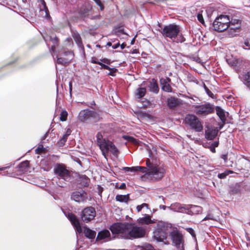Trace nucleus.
<instances>
[{"instance_id":"nucleus-1","label":"nucleus","mask_w":250,"mask_h":250,"mask_svg":"<svg viewBox=\"0 0 250 250\" xmlns=\"http://www.w3.org/2000/svg\"><path fill=\"white\" fill-rule=\"evenodd\" d=\"M110 229L113 233L120 234L125 239L143 237L146 233L143 228L128 223H115L110 227Z\"/></svg>"},{"instance_id":"nucleus-2","label":"nucleus","mask_w":250,"mask_h":250,"mask_svg":"<svg viewBox=\"0 0 250 250\" xmlns=\"http://www.w3.org/2000/svg\"><path fill=\"white\" fill-rule=\"evenodd\" d=\"M146 164L147 168L137 166L136 172L141 171L142 173H146L150 177L156 180L160 179L164 176L165 170L163 168L151 163L149 159H147Z\"/></svg>"},{"instance_id":"nucleus-3","label":"nucleus","mask_w":250,"mask_h":250,"mask_svg":"<svg viewBox=\"0 0 250 250\" xmlns=\"http://www.w3.org/2000/svg\"><path fill=\"white\" fill-rule=\"evenodd\" d=\"M180 31V28L179 26L174 24H170L164 26L161 33L165 38L173 40L178 36Z\"/></svg>"},{"instance_id":"nucleus-4","label":"nucleus","mask_w":250,"mask_h":250,"mask_svg":"<svg viewBox=\"0 0 250 250\" xmlns=\"http://www.w3.org/2000/svg\"><path fill=\"white\" fill-rule=\"evenodd\" d=\"M229 22L230 20L228 16L221 15L217 18L213 22V28L218 32L224 31L228 28Z\"/></svg>"},{"instance_id":"nucleus-5","label":"nucleus","mask_w":250,"mask_h":250,"mask_svg":"<svg viewBox=\"0 0 250 250\" xmlns=\"http://www.w3.org/2000/svg\"><path fill=\"white\" fill-rule=\"evenodd\" d=\"M78 118L81 122H83L87 121L92 122H96L99 120L100 116L96 112L85 109L80 111Z\"/></svg>"},{"instance_id":"nucleus-6","label":"nucleus","mask_w":250,"mask_h":250,"mask_svg":"<svg viewBox=\"0 0 250 250\" xmlns=\"http://www.w3.org/2000/svg\"><path fill=\"white\" fill-rule=\"evenodd\" d=\"M186 124L196 132H201L203 129V126L199 118L194 115L188 114L185 118Z\"/></svg>"},{"instance_id":"nucleus-7","label":"nucleus","mask_w":250,"mask_h":250,"mask_svg":"<svg viewBox=\"0 0 250 250\" xmlns=\"http://www.w3.org/2000/svg\"><path fill=\"white\" fill-rule=\"evenodd\" d=\"M100 149L102 151L103 155L106 158L109 152L113 154V155L117 156L119 154V151L116 146L112 142L109 140H105L102 144H100Z\"/></svg>"},{"instance_id":"nucleus-8","label":"nucleus","mask_w":250,"mask_h":250,"mask_svg":"<svg viewBox=\"0 0 250 250\" xmlns=\"http://www.w3.org/2000/svg\"><path fill=\"white\" fill-rule=\"evenodd\" d=\"M194 111L199 116L205 117L213 112L214 108L209 103L194 106Z\"/></svg>"},{"instance_id":"nucleus-9","label":"nucleus","mask_w":250,"mask_h":250,"mask_svg":"<svg viewBox=\"0 0 250 250\" xmlns=\"http://www.w3.org/2000/svg\"><path fill=\"white\" fill-rule=\"evenodd\" d=\"M169 236L174 246L178 249L183 248L184 238L183 235L177 229L172 230L169 233Z\"/></svg>"},{"instance_id":"nucleus-10","label":"nucleus","mask_w":250,"mask_h":250,"mask_svg":"<svg viewBox=\"0 0 250 250\" xmlns=\"http://www.w3.org/2000/svg\"><path fill=\"white\" fill-rule=\"evenodd\" d=\"M54 171L55 174L59 178L62 179L64 181H69L70 179V172L63 165H57L54 169Z\"/></svg>"},{"instance_id":"nucleus-11","label":"nucleus","mask_w":250,"mask_h":250,"mask_svg":"<svg viewBox=\"0 0 250 250\" xmlns=\"http://www.w3.org/2000/svg\"><path fill=\"white\" fill-rule=\"evenodd\" d=\"M96 216V211L94 208L89 207L85 208L81 212V218L82 220L88 223L92 220Z\"/></svg>"},{"instance_id":"nucleus-12","label":"nucleus","mask_w":250,"mask_h":250,"mask_svg":"<svg viewBox=\"0 0 250 250\" xmlns=\"http://www.w3.org/2000/svg\"><path fill=\"white\" fill-rule=\"evenodd\" d=\"M63 57H58L57 63L60 64L66 65L70 63L73 58L74 54L71 51H65L62 54Z\"/></svg>"},{"instance_id":"nucleus-13","label":"nucleus","mask_w":250,"mask_h":250,"mask_svg":"<svg viewBox=\"0 0 250 250\" xmlns=\"http://www.w3.org/2000/svg\"><path fill=\"white\" fill-rule=\"evenodd\" d=\"M87 198L86 192L83 190L74 191L71 195V199L78 203L86 201Z\"/></svg>"},{"instance_id":"nucleus-14","label":"nucleus","mask_w":250,"mask_h":250,"mask_svg":"<svg viewBox=\"0 0 250 250\" xmlns=\"http://www.w3.org/2000/svg\"><path fill=\"white\" fill-rule=\"evenodd\" d=\"M218 132V129L214 126H207V129L205 131V137L207 139L212 140L217 136Z\"/></svg>"},{"instance_id":"nucleus-15","label":"nucleus","mask_w":250,"mask_h":250,"mask_svg":"<svg viewBox=\"0 0 250 250\" xmlns=\"http://www.w3.org/2000/svg\"><path fill=\"white\" fill-rule=\"evenodd\" d=\"M167 237V233L162 229L159 228L153 232V239L157 242H163Z\"/></svg>"},{"instance_id":"nucleus-16","label":"nucleus","mask_w":250,"mask_h":250,"mask_svg":"<svg viewBox=\"0 0 250 250\" xmlns=\"http://www.w3.org/2000/svg\"><path fill=\"white\" fill-rule=\"evenodd\" d=\"M168 208L176 212L181 213L187 212V210H188V205H182L178 203H176L172 204Z\"/></svg>"},{"instance_id":"nucleus-17","label":"nucleus","mask_w":250,"mask_h":250,"mask_svg":"<svg viewBox=\"0 0 250 250\" xmlns=\"http://www.w3.org/2000/svg\"><path fill=\"white\" fill-rule=\"evenodd\" d=\"M67 217L70 221L71 224L75 227L76 231L80 233H82L83 229L81 227L79 221L76 216L72 213H69Z\"/></svg>"},{"instance_id":"nucleus-18","label":"nucleus","mask_w":250,"mask_h":250,"mask_svg":"<svg viewBox=\"0 0 250 250\" xmlns=\"http://www.w3.org/2000/svg\"><path fill=\"white\" fill-rule=\"evenodd\" d=\"M170 81V80L168 78H161L160 80V84L163 90L167 92H170L171 91L172 88L169 83Z\"/></svg>"},{"instance_id":"nucleus-19","label":"nucleus","mask_w":250,"mask_h":250,"mask_svg":"<svg viewBox=\"0 0 250 250\" xmlns=\"http://www.w3.org/2000/svg\"><path fill=\"white\" fill-rule=\"evenodd\" d=\"M167 104L169 108L175 109L181 104V103L178 99L172 97L167 99Z\"/></svg>"},{"instance_id":"nucleus-20","label":"nucleus","mask_w":250,"mask_h":250,"mask_svg":"<svg viewBox=\"0 0 250 250\" xmlns=\"http://www.w3.org/2000/svg\"><path fill=\"white\" fill-rule=\"evenodd\" d=\"M110 236V233L109 230L104 229L98 232L96 240H101L105 239H108Z\"/></svg>"},{"instance_id":"nucleus-21","label":"nucleus","mask_w":250,"mask_h":250,"mask_svg":"<svg viewBox=\"0 0 250 250\" xmlns=\"http://www.w3.org/2000/svg\"><path fill=\"white\" fill-rule=\"evenodd\" d=\"M83 231L86 237L93 239L95 238L96 234L95 231L90 229L86 227H83Z\"/></svg>"},{"instance_id":"nucleus-22","label":"nucleus","mask_w":250,"mask_h":250,"mask_svg":"<svg viewBox=\"0 0 250 250\" xmlns=\"http://www.w3.org/2000/svg\"><path fill=\"white\" fill-rule=\"evenodd\" d=\"M188 210H187L188 214H196L202 211V208L198 206L188 205Z\"/></svg>"},{"instance_id":"nucleus-23","label":"nucleus","mask_w":250,"mask_h":250,"mask_svg":"<svg viewBox=\"0 0 250 250\" xmlns=\"http://www.w3.org/2000/svg\"><path fill=\"white\" fill-rule=\"evenodd\" d=\"M40 2L42 4V7L40 8V12L41 13V14L43 15V16L45 18L49 17V12L46 5L45 2L44 0H40Z\"/></svg>"},{"instance_id":"nucleus-24","label":"nucleus","mask_w":250,"mask_h":250,"mask_svg":"<svg viewBox=\"0 0 250 250\" xmlns=\"http://www.w3.org/2000/svg\"><path fill=\"white\" fill-rule=\"evenodd\" d=\"M72 37L77 44L79 47L83 50L84 47L80 35L77 32H73L72 34Z\"/></svg>"},{"instance_id":"nucleus-25","label":"nucleus","mask_w":250,"mask_h":250,"mask_svg":"<svg viewBox=\"0 0 250 250\" xmlns=\"http://www.w3.org/2000/svg\"><path fill=\"white\" fill-rule=\"evenodd\" d=\"M149 89L151 91L154 93H158L159 91V87L157 82L154 79H152L149 85Z\"/></svg>"},{"instance_id":"nucleus-26","label":"nucleus","mask_w":250,"mask_h":250,"mask_svg":"<svg viewBox=\"0 0 250 250\" xmlns=\"http://www.w3.org/2000/svg\"><path fill=\"white\" fill-rule=\"evenodd\" d=\"M216 114L219 116L220 120L224 123L226 121V117L224 111L220 107H216Z\"/></svg>"},{"instance_id":"nucleus-27","label":"nucleus","mask_w":250,"mask_h":250,"mask_svg":"<svg viewBox=\"0 0 250 250\" xmlns=\"http://www.w3.org/2000/svg\"><path fill=\"white\" fill-rule=\"evenodd\" d=\"M138 222L141 224H149L153 223V221L151 220L150 216L147 215L145 217L141 218L139 219Z\"/></svg>"},{"instance_id":"nucleus-28","label":"nucleus","mask_w":250,"mask_h":250,"mask_svg":"<svg viewBox=\"0 0 250 250\" xmlns=\"http://www.w3.org/2000/svg\"><path fill=\"white\" fill-rule=\"evenodd\" d=\"M116 200L117 201L120 202H125L126 203L129 199V194H126L125 195H117L116 196Z\"/></svg>"},{"instance_id":"nucleus-29","label":"nucleus","mask_w":250,"mask_h":250,"mask_svg":"<svg viewBox=\"0 0 250 250\" xmlns=\"http://www.w3.org/2000/svg\"><path fill=\"white\" fill-rule=\"evenodd\" d=\"M146 92V89L144 87H140L137 89L135 95L138 98H141L143 97Z\"/></svg>"},{"instance_id":"nucleus-30","label":"nucleus","mask_w":250,"mask_h":250,"mask_svg":"<svg viewBox=\"0 0 250 250\" xmlns=\"http://www.w3.org/2000/svg\"><path fill=\"white\" fill-rule=\"evenodd\" d=\"M240 27V23H237V24H235V23H233V21H230V22L229 23L228 28L229 30H234L236 31V32H239Z\"/></svg>"},{"instance_id":"nucleus-31","label":"nucleus","mask_w":250,"mask_h":250,"mask_svg":"<svg viewBox=\"0 0 250 250\" xmlns=\"http://www.w3.org/2000/svg\"><path fill=\"white\" fill-rule=\"evenodd\" d=\"M97 144L99 146L100 144H102L104 141L106 140L105 139H103V136L100 132H98L96 135Z\"/></svg>"},{"instance_id":"nucleus-32","label":"nucleus","mask_w":250,"mask_h":250,"mask_svg":"<svg viewBox=\"0 0 250 250\" xmlns=\"http://www.w3.org/2000/svg\"><path fill=\"white\" fill-rule=\"evenodd\" d=\"M51 42H53V44L51 46V50L52 52H54L55 51L56 46L58 44V39L57 38L55 37L51 39Z\"/></svg>"},{"instance_id":"nucleus-33","label":"nucleus","mask_w":250,"mask_h":250,"mask_svg":"<svg viewBox=\"0 0 250 250\" xmlns=\"http://www.w3.org/2000/svg\"><path fill=\"white\" fill-rule=\"evenodd\" d=\"M68 136H67L66 135L64 134L62 138L60 139L59 142H58V144L60 146H64L65 142L66 141L67 139Z\"/></svg>"},{"instance_id":"nucleus-34","label":"nucleus","mask_w":250,"mask_h":250,"mask_svg":"<svg viewBox=\"0 0 250 250\" xmlns=\"http://www.w3.org/2000/svg\"><path fill=\"white\" fill-rule=\"evenodd\" d=\"M122 169L125 171L135 172H136V167H123Z\"/></svg>"},{"instance_id":"nucleus-35","label":"nucleus","mask_w":250,"mask_h":250,"mask_svg":"<svg viewBox=\"0 0 250 250\" xmlns=\"http://www.w3.org/2000/svg\"><path fill=\"white\" fill-rule=\"evenodd\" d=\"M149 157L152 158H155V154H156V149L153 147L151 150L149 151Z\"/></svg>"},{"instance_id":"nucleus-36","label":"nucleus","mask_w":250,"mask_h":250,"mask_svg":"<svg viewBox=\"0 0 250 250\" xmlns=\"http://www.w3.org/2000/svg\"><path fill=\"white\" fill-rule=\"evenodd\" d=\"M67 113L66 111H63L61 114L60 120L65 121L67 119Z\"/></svg>"},{"instance_id":"nucleus-37","label":"nucleus","mask_w":250,"mask_h":250,"mask_svg":"<svg viewBox=\"0 0 250 250\" xmlns=\"http://www.w3.org/2000/svg\"><path fill=\"white\" fill-rule=\"evenodd\" d=\"M124 138L128 141L132 142L134 144H136L137 142V140L132 137L125 136Z\"/></svg>"},{"instance_id":"nucleus-38","label":"nucleus","mask_w":250,"mask_h":250,"mask_svg":"<svg viewBox=\"0 0 250 250\" xmlns=\"http://www.w3.org/2000/svg\"><path fill=\"white\" fill-rule=\"evenodd\" d=\"M228 32H229V36H230L231 37L236 36L238 34V33L239 32H236V31H235L234 30H229V29L228 30Z\"/></svg>"},{"instance_id":"nucleus-39","label":"nucleus","mask_w":250,"mask_h":250,"mask_svg":"<svg viewBox=\"0 0 250 250\" xmlns=\"http://www.w3.org/2000/svg\"><path fill=\"white\" fill-rule=\"evenodd\" d=\"M28 165H29V162L28 161H24V162H23L22 163H21L19 167H21V168H26L28 167Z\"/></svg>"},{"instance_id":"nucleus-40","label":"nucleus","mask_w":250,"mask_h":250,"mask_svg":"<svg viewBox=\"0 0 250 250\" xmlns=\"http://www.w3.org/2000/svg\"><path fill=\"white\" fill-rule=\"evenodd\" d=\"M81 178H82L83 180V185L84 186H87L89 181V179L85 176H83L81 177Z\"/></svg>"},{"instance_id":"nucleus-41","label":"nucleus","mask_w":250,"mask_h":250,"mask_svg":"<svg viewBox=\"0 0 250 250\" xmlns=\"http://www.w3.org/2000/svg\"><path fill=\"white\" fill-rule=\"evenodd\" d=\"M95 3L100 7L101 10H103L104 9V6L102 4L101 0H93Z\"/></svg>"},{"instance_id":"nucleus-42","label":"nucleus","mask_w":250,"mask_h":250,"mask_svg":"<svg viewBox=\"0 0 250 250\" xmlns=\"http://www.w3.org/2000/svg\"><path fill=\"white\" fill-rule=\"evenodd\" d=\"M99 64L101 66V68L104 69H107V70H110V69H111V68L109 67L108 65H106L105 64H104L102 62H100V63Z\"/></svg>"},{"instance_id":"nucleus-43","label":"nucleus","mask_w":250,"mask_h":250,"mask_svg":"<svg viewBox=\"0 0 250 250\" xmlns=\"http://www.w3.org/2000/svg\"><path fill=\"white\" fill-rule=\"evenodd\" d=\"M43 147L42 145L39 146L38 148H37L35 150L36 153H41L43 151Z\"/></svg>"},{"instance_id":"nucleus-44","label":"nucleus","mask_w":250,"mask_h":250,"mask_svg":"<svg viewBox=\"0 0 250 250\" xmlns=\"http://www.w3.org/2000/svg\"><path fill=\"white\" fill-rule=\"evenodd\" d=\"M186 230L193 237H195V234L194 231V230L192 228H187Z\"/></svg>"},{"instance_id":"nucleus-45","label":"nucleus","mask_w":250,"mask_h":250,"mask_svg":"<svg viewBox=\"0 0 250 250\" xmlns=\"http://www.w3.org/2000/svg\"><path fill=\"white\" fill-rule=\"evenodd\" d=\"M100 62L101 61H99L97 58H94V57L92 58L91 60V62L92 63H95V64H99L100 63Z\"/></svg>"},{"instance_id":"nucleus-46","label":"nucleus","mask_w":250,"mask_h":250,"mask_svg":"<svg viewBox=\"0 0 250 250\" xmlns=\"http://www.w3.org/2000/svg\"><path fill=\"white\" fill-rule=\"evenodd\" d=\"M197 19L198 21L202 23L204 22V19L201 14L198 13L197 15Z\"/></svg>"},{"instance_id":"nucleus-47","label":"nucleus","mask_w":250,"mask_h":250,"mask_svg":"<svg viewBox=\"0 0 250 250\" xmlns=\"http://www.w3.org/2000/svg\"><path fill=\"white\" fill-rule=\"evenodd\" d=\"M109 70L110 71V72L108 73V75L112 76H114L115 75V73L116 71H117V69L115 68H111V69H110Z\"/></svg>"},{"instance_id":"nucleus-48","label":"nucleus","mask_w":250,"mask_h":250,"mask_svg":"<svg viewBox=\"0 0 250 250\" xmlns=\"http://www.w3.org/2000/svg\"><path fill=\"white\" fill-rule=\"evenodd\" d=\"M227 176V174L226 172L225 171L223 173L219 174L218 175V177L219 178H220V179H224V178H225Z\"/></svg>"},{"instance_id":"nucleus-49","label":"nucleus","mask_w":250,"mask_h":250,"mask_svg":"<svg viewBox=\"0 0 250 250\" xmlns=\"http://www.w3.org/2000/svg\"><path fill=\"white\" fill-rule=\"evenodd\" d=\"M100 61L102 62H104V63L105 64H109L111 63L110 60H109V59H106V58L101 59Z\"/></svg>"},{"instance_id":"nucleus-50","label":"nucleus","mask_w":250,"mask_h":250,"mask_svg":"<svg viewBox=\"0 0 250 250\" xmlns=\"http://www.w3.org/2000/svg\"><path fill=\"white\" fill-rule=\"evenodd\" d=\"M208 219L214 220V216L211 214H208L203 220H206Z\"/></svg>"},{"instance_id":"nucleus-51","label":"nucleus","mask_w":250,"mask_h":250,"mask_svg":"<svg viewBox=\"0 0 250 250\" xmlns=\"http://www.w3.org/2000/svg\"><path fill=\"white\" fill-rule=\"evenodd\" d=\"M185 41V39L184 37L182 36V35H180L179 38L178 39L177 41H176L177 42H183Z\"/></svg>"},{"instance_id":"nucleus-52","label":"nucleus","mask_w":250,"mask_h":250,"mask_svg":"<svg viewBox=\"0 0 250 250\" xmlns=\"http://www.w3.org/2000/svg\"><path fill=\"white\" fill-rule=\"evenodd\" d=\"M244 44L246 46H250V39H246L244 42Z\"/></svg>"},{"instance_id":"nucleus-53","label":"nucleus","mask_w":250,"mask_h":250,"mask_svg":"<svg viewBox=\"0 0 250 250\" xmlns=\"http://www.w3.org/2000/svg\"><path fill=\"white\" fill-rule=\"evenodd\" d=\"M205 89L207 92V93L209 96H211V95H213L212 92L205 85Z\"/></svg>"},{"instance_id":"nucleus-54","label":"nucleus","mask_w":250,"mask_h":250,"mask_svg":"<svg viewBox=\"0 0 250 250\" xmlns=\"http://www.w3.org/2000/svg\"><path fill=\"white\" fill-rule=\"evenodd\" d=\"M227 158L228 156L227 154H223L221 156V158L224 160L225 162H226L227 160Z\"/></svg>"},{"instance_id":"nucleus-55","label":"nucleus","mask_w":250,"mask_h":250,"mask_svg":"<svg viewBox=\"0 0 250 250\" xmlns=\"http://www.w3.org/2000/svg\"><path fill=\"white\" fill-rule=\"evenodd\" d=\"M231 21H233V23H235V24H237V23L241 24L240 21H239V20H237V19L231 20Z\"/></svg>"},{"instance_id":"nucleus-56","label":"nucleus","mask_w":250,"mask_h":250,"mask_svg":"<svg viewBox=\"0 0 250 250\" xmlns=\"http://www.w3.org/2000/svg\"><path fill=\"white\" fill-rule=\"evenodd\" d=\"M143 208V207L142 206V205H138L136 207L137 210L138 212H140L142 209Z\"/></svg>"},{"instance_id":"nucleus-57","label":"nucleus","mask_w":250,"mask_h":250,"mask_svg":"<svg viewBox=\"0 0 250 250\" xmlns=\"http://www.w3.org/2000/svg\"><path fill=\"white\" fill-rule=\"evenodd\" d=\"M119 45H120V43H119V42H118L117 43L112 45V48L113 49H116L119 46Z\"/></svg>"},{"instance_id":"nucleus-58","label":"nucleus","mask_w":250,"mask_h":250,"mask_svg":"<svg viewBox=\"0 0 250 250\" xmlns=\"http://www.w3.org/2000/svg\"><path fill=\"white\" fill-rule=\"evenodd\" d=\"M69 91H70V93H71V91H72V83L71 82H69Z\"/></svg>"},{"instance_id":"nucleus-59","label":"nucleus","mask_w":250,"mask_h":250,"mask_svg":"<svg viewBox=\"0 0 250 250\" xmlns=\"http://www.w3.org/2000/svg\"><path fill=\"white\" fill-rule=\"evenodd\" d=\"M125 188V183H122V184L120 185V187H119V188H120V189H124V188Z\"/></svg>"},{"instance_id":"nucleus-60","label":"nucleus","mask_w":250,"mask_h":250,"mask_svg":"<svg viewBox=\"0 0 250 250\" xmlns=\"http://www.w3.org/2000/svg\"><path fill=\"white\" fill-rule=\"evenodd\" d=\"M226 173H227V175H228L229 174H231V173H233V171H232V170H226Z\"/></svg>"},{"instance_id":"nucleus-61","label":"nucleus","mask_w":250,"mask_h":250,"mask_svg":"<svg viewBox=\"0 0 250 250\" xmlns=\"http://www.w3.org/2000/svg\"><path fill=\"white\" fill-rule=\"evenodd\" d=\"M71 133V131L70 129H67V130L66 131L65 135H66L67 136H68Z\"/></svg>"},{"instance_id":"nucleus-62","label":"nucleus","mask_w":250,"mask_h":250,"mask_svg":"<svg viewBox=\"0 0 250 250\" xmlns=\"http://www.w3.org/2000/svg\"><path fill=\"white\" fill-rule=\"evenodd\" d=\"M141 205H142V206L143 208L146 207V208H147V209L148 208V204H147L143 203V204H142Z\"/></svg>"},{"instance_id":"nucleus-63","label":"nucleus","mask_w":250,"mask_h":250,"mask_svg":"<svg viewBox=\"0 0 250 250\" xmlns=\"http://www.w3.org/2000/svg\"><path fill=\"white\" fill-rule=\"evenodd\" d=\"M123 32L122 30H118L116 32V35L117 36H119L120 35L121 33H122Z\"/></svg>"},{"instance_id":"nucleus-64","label":"nucleus","mask_w":250,"mask_h":250,"mask_svg":"<svg viewBox=\"0 0 250 250\" xmlns=\"http://www.w3.org/2000/svg\"><path fill=\"white\" fill-rule=\"evenodd\" d=\"M218 142H214V146H218Z\"/></svg>"}]
</instances>
